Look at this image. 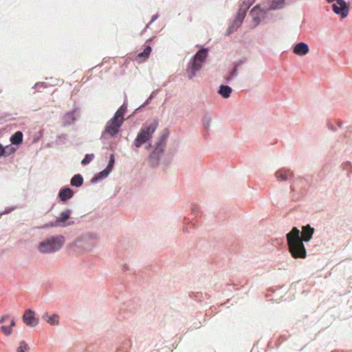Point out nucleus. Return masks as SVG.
<instances>
[{
  "label": "nucleus",
  "instance_id": "34",
  "mask_svg": "<svg viewBox=\"0 0 352 352\" xmlns=\"http://www.w3.org/2000/svg\"><path fill=\"white\" fill-rule=\"evenodd\" d=\"M234 31H236V30L231 25H230V26L226 30V35L229 36Z\"/></svg>",
  "mask_w": 352,
  "mask_h": 352
},
{
  "label": "nucleus",
  "instance_id": "27",
  "mask_svg": "<svg viewBox=\"0 0 352 352\" xmlns=\"http://www.w3.org/2000/svg\"><path fill=\"white\" fill-rule=\"evenodd\" d=\"M16 352H26L30 349V346L25 341H21Z\"/></svg>",
  "mask_w": 352,
  "mask_h": 352
},
{
  "label": "nucleus",
  "instance_id": "14",
  "mask_svg": "<svg viewBox=\"0 0 352 352\" xmlns=\"http://www.w3.org/2000/svg\"><path fill=\"white\" fill-rule=\"evenodd\" d=\"M74 195V190L68 186L63 187L60 189L58 197L63 202H66L73 197Z\"/></svg>",
  "mask_w": 352,
  "mask_h": 352
},
{
  "label": "nucleus",
  "instance_id": "43",
  "mask_svg": "<svg viewBox=\"0 0 352 352\" xmlns=\"http://www.w3.org/2000/svg\"><path fill=\"white\" fill-rule=\"evenodd\" d=\"M12 210V209H10V210H6L3 214H6V213H9L10 211ZM2 215V213L0 214V216Z\"/></svg>",
  "mask_w": 352,
  "mask_h": 352
},
{
  "label": "nucleus",
  "instance_id": "36",
  "mask_svg": "<svg viewBox=\"0 0 352 352\" xmlns=\"http://www.w3.org/2000/svg\"><path fill=\"white\" fill-rule=\"evenodd\" d=\"M9 319H10L9 315H8V314L4 315L0 318V323L3 324V323L6 322Z\"/></svg>",
  "mask_w": 352,
  "mask_h": 352
},
{
  "label": "nucleus",
  "instance_id": "11",
  "mask_svg": "<svg viewBox=\"0 0 352 352\" xmlns=\"http://www.w3.org/2000/svg\"><path fill=\"white\" fill-rule=\"evenodd\" d=\"M23 322L29 327H34L38 323V319L35 317V312L32 309H26L22 316Z\"/></svg>",
  "mask_w": 352,
  "mask_h": 352
},
{
  "label": "nucleus",
  "instance_id": "35",
  "mask_svg": "<svg viewBox=\"0 0 352 352\" xmlns=\"http://www.w3.org/2000/svg\"><path fill=\"white\" fill-rule=\"evenodd\" d=\"M157 19H158V14L153 15L151 21L146 25V28H148Z\"/></svg>",
  "mask_w": 352,
  "mask_h": 352
},
{
  "label": "nucleus",
  "instance_id": "15",
  "mask_svg": "<svg viewBox=\"0 0 352 352\" xmlns=\"http://www.w3.org/2000/svg\"><path fill=\"white\" fill-rule=\"evenodd\" d=\"M309 45L304 42L298 43L293 47V52L298 56H305L309 52Z\"/></svg>",
  "mask_w": 352,
  "mask_h": 352
},
{
  "label": "nucleus",
  "instance_id": "3",
  "mask_svg": "<svg viewBox=\"0 0 352 352\" xmlns=\"http://www.w3.org/2000/svg\"><path fill=\"white\" fill-rule=\"evenodd\" d=\"M65 238L60 234L47 236L40 241L37 249L41 254H49L58 252L63 246Z\"/></svg>",
  "mask_w": 352,
  "mask_h": 352
},
{
  "label": "nucleus",
  "instance_id": "22",
  "mask_svg": "<svg viewBox=\"0 0 352 352\" xmlns=\"http://www.w3.org/2000/svg\"><path fill=\"white\" fill-rule=\"evenodd\" d=\"M238 64H235L234 65V67H233L232 70L231 71V72L230 73L229 76L226 77L225 78V80L226 82H230V80H232L234 77H236L238 74L237 73V67H238Z\"/></svg>",
  "mask_w": 352,
  "mask_h": 352
},
{
  "label": "nucleus",
  "instance_id": "24",
  "mask_svg": "<svg viewBox=\"0 0 352 352\" xmlns=\"http://www.w3.org/2000/svg\"><path fill=\"white\" fill-rule=\"evenodd\" d=\"M151 52V47L150 45L146 46L144 51L138 54L137 58H147Z\"/></svg>",
  "mask_w": 352,
  "mask_h": 352
},
{
  "label": "nucleus",
  "instance_id": "38",
  "mask_svg": "<svg viewBox=\"0 0 352 352\" xmlns=\"http://www.w3.org/2000/svg\"><path fill=\"white\" fill-rule=\"evenodd\" d=\"M6 156L5 155V148L1 144H0V157Z\"/></svg>",
  "mask_w": 352,
  "mask_h": 352
},
{
  "label": "nucleus",
  "instance_id": "9",
  "mask_svg": "<svg viewBox=\"0 0 352 352\" xmlns=\"http://www.w3.org/2000/svg\"><path fill=\"white\" fill-rule=\"evenodd\" d=\"M250 16L252 19L253 25L252 28H254L262 21L269 19L270 14L263 3H259L252 8L250 12Z\"/></svg>",
  "mask_w": 352,
  "mask_h": 352
},
{
  "label": "nucleus",
  "instance_id": "6",
  "mask_svg": "<svg viewBox=\"0 0 352 352\" xmlns=\"http://www.w3.org/2000/svg\"><path fill=\"white\" fill-rule=\"evenodd\" d=\"M158 121L154 120L149 124H144L140 129L135 139L133 141V145L139 148L143 144L150 142L153 134L156 131L158 126Z\"/></svg>",
  "mask_w": 352,
  "mask_h": 352
},
{
  "label": "nucleus",
  "instance_id": "41",
  "mask_svg": "<svg viewBox=\"0 0 352 352\" xmlns=\"http://www.w3.org/2000/svg\"><path fill=\"white\" fill-rule=\"evenodd\" d=\"M48 317H50V316H48V314H47V313H45V314H43V319L44 320H45V321H46V320H47Z\"/></svg>",
  "mask_w": 352,
  "mask_h": 352
},
{
  "label": "nucleus",
  "instance_id": "25",
  "mask_svg": "<svg viewBox=\"0 0 352 352\" xmlns=\"http://www.w3.org/2000/svg\"><path fill=\"white\" fill-rule=\"evenodd\" d=\"M212 122V118L210 115H205L203 118L204 127L206 131H208L210 128V124Z\"/></svg>",
  "mask_w": 352,
  "mask_h": 352
},
{
  "label": "nucleus",
  "instance_id": "28",
  "mask_svg": "<svg viewBox=\"0 0 352 352\" xmlns=\"http://www.w3.org/2000/svg\"><path fill=\"white\" fill-rule=\"evenodd\" d=\"M95 155L94 154H86L83 160L81 161V164L82 166H85L90 163L93 159L94 158Z\"/></svg>",
  "mask_w": 352,
  "mask_h": 352
},
{
  "label": "nucleus",
  "instance_id": "7",
  "mask_svg": "<svg viewBox=\"0 0 352 352\" xmlns=\"http://www.w3.org/2000/svg\"><path fill=\"white\" fill-rule=\"evenodd\" d=\"M72 212L73 211L71 208L64 209L57 217H56V219L54 221L45 224L43 228L45 229L50 228H63L73 226L75 222L72 217Z\"/></svg>",
  "mask_w": 352,
  "mask_h": 352
},
{
  "label": "nucleus",
  "instance_id": "10",
  "mask_svg": "<svg viewBox=\"0 0 352 352\" xmlns=\"http://www.w3.org/2000/svg\"><path fill=\"white\" fill-rule=\"evenodd\" d=\"M333 11L342 18H345L349 14V7L344 0H340V3L332 4Z\"/></svg>",
  "mask_w": 352,
  "mask_h": 352
},
{
  "label": "nucleus",
  "instance_id": "29",
  "mask_svg": "<svg viewBox=\"0 0 352 352\" xmlns=\"http://www.w3.org/2000/svg\"><path fill=\"white\" fill-rule=\"evenodd\" d=\"M1 330L6 336H10L12 333V329L11 327L7 325H2L1 327Z\"/></svg>",
  "mask_w": 352,
  "mask_h": 352
},
{
  "label": "nucleus",
  "instance_id": "2",
  "mask_svg": "<svg viewBox=\"0 0 352 352\" xmlns=\"http://www.w3.org/2000/svg\"><path fill=\"white\" fill-rule=\"evenodd\" d=\"M126 109L127 107L124 103L116 111L113 118L107 122L100 136L101 140H104L109 138H114L118 134L120 129L124 121V115L126 111Z\"/></svg>",
  "mask_w": 352,
  "mask_h": 352
},
{
  "label": "nucleus",
  "instance_id": "13",
  "mask_svg": "<svg viewBox=\"0 0 352 352\" xmlns=\"http://www.w3.org/2000/svg\"><path fill=\"white\" fill-rule=\"evenodd\" d=\"M267 11L283 9L285 5V0H267L263 3Z\"/></svg>",
  "mask_w": 352,
  "mask_h": 352
},
{
  "label": "nucleus",
  "instance_id": "20",
  "mask_svg": "<svg viewBox=\"0 0 352 352\" xmlns=\"http://www.w3.org/2000/svg\"><path fill=\"white\" fill-rule=\"evenodd\" d=\"M23 133L18 131L10 137V140L12 144L19 145L23 142Z\"/></svg>",
  "mask_w": 352,
  "mask_h": 352
},
{
  "label": "nucleus",
  "instance_id": "30",
  "mask_svg": "<svg viewBox=\"0 0 352 352\" xmlns=\"http://www.w3.org/2000/svg\"><path fill=\"white\" fill-rule=\"evenodd\" d=\"M4 148H5L6 156L10 155L11 154L15 153L16 151V148L11 146H5Z\"/></svg>",
  "mask_w": 352,
  "mask_h": 352
},
{
  "label": "nucleus",
  "instance_id": "23",
  "mask_svg": "<svg viewBox=\"0 0 352 352\" xmlns=\"http://www.w3.org/2000/svg\"><path fill=\"white\" fill-rule=\"evenodd\" d=\"M254 0H244L239 10H244L245 14L247 13L249 8L254 3Z\"/></svg>",
  "mask_w": 352,
  "mask_h": 352
},
{
  "label": "nucleus",
  "instance_id": "1",
  "mask_svg": "<svg viewBox=\"0 0 352 352\" xmlns=\"http://www.w3.org/2000/svg\"><path fill=\"white\" fill-rule=\"evenodd\" d=\"M314 231V228L307 224L302 227V233L296 227H293L286 234L289 251L293 258H305L307 256L303 242H309L312 239Z\"/></svg>",
  "mask_w": 352,
  "mask_h": 352
},
{
  "label": "nucleus",
  "instance_id": "4",
  "mask_svg": "<svg viewBox=\"0 0 352 352\" xmlns=\"http://www.w3.org/2000/svg\"><path fill=\"white\" fill-rule=\"evenodd\" d=\"M169 131L168 129H164L162 134L157 138L155 144L154 149L148 157V163L152 167H156L164 153L166 148V142L168 137Z\"/></svg>",
  "mask_w": 352,
  "mask_h": 352
},
{
  "label": "nucleus",
  "instance_id": "39",
  "mask_svg": "<svg viewBox=\"0 0 352 352\" xmlns=\"http://www.w3.org/2000/svg\"><path fill=\"white\" fill-rule=\"evenodd\" d=\"M16 325V322H15V320L14 318H11L10 319V327H11V329L14 327Z\"/></svg>",
  "mask_w": 352,
  "mask_h": 352
},
{
  "label": "nucleus",
  "instance_id": "19",
  "mask_svg": "<svg viewBox=\"0 0 352 352\" xmlns=\"http://www.w3.org/2000/svg\"><path fill=\"white\" fill-rule=\"evenodd\" d=\"M232 91V89L230 86L221 85L218 90V94L223 98H228L230 96Z\"/></svg>",
  "mask_w": 352,
  "mask_h": 352
},
{
  "label": "nucleus",
  "instance_id": "31",
  "mask_svg": "<svg viewBox=\"0 0 352 352\" xmlns=\"http://www.w3.org/2000/svg\"><path fill=\"white\" fill-rule=\"evenodd\" d=\"M155 93H156V91H153L151 93V94L150 95V96L148 98L144 104H142L140 107L137 108L136 111H138V109H141L142 107H144L146 106L148 104H149L150 100H151L155 97Z\"/></svg>",
  "mask_w": 352,
  "mask_h": 352
},
{
  "label": "nucleus",
  "instance_id": "33",
  "mask_svg": "<svg viewBox=\"0 0 352 352\" xmlns=\"http://www.w3.org/2000/svg\"><path fill=\"white\" fill-rule=\"evenodd\" d=\"M115 164V156L113 154H111L109 160V162L107 164V167L111 168L113 170Z\"/></svg>",
  "mask_w": 352,
  "mask_h": 352
},
{
  "label": "nucleus",
  "instance_id": "26",
  "mask_svg": "<svg viewBox=\"0 0 352 352\" xmlns=\"http://www.w3.org/2000/svg\"><path fill=\"white\" fill-rule=\"evenodd\" d=\"M58 318L59 316L57 314H54L52 316L48 317L46 322L50 323L51 325H57L59 323Z\"/></svg>",
  "mask_w": 352,
  "mask_h": 352
},
{
  "label": "nucleus",
  "instance_id": "32",
  "mask_svg": "<svg viewBox=\"0 0 352 352\" xmlns=\"http://www.w3.org/2000/svg\"><path fill=\"white\" fill-rule=\"evenodd\" d=\"M343 169L347 170L349 173H352V162H346L342 164Z\"/></svg>",
  "mask_w": 352,
  "mask_h": 352
},
{
  "label": "nucleus",
  "instance_id": "16",
  "mask_svg": "<svg viewBox=\"0 0 352 352\" xmlns=\"http://www.w3.org/2000/svg\"><path fill=\"white\" fill-rule=\"evenodd\" d=\"M111 171H112L111 168L106 166V168L104 170H102L98 174H96L94 175V177H93L91 179V183L96 184V183L100 182V180L107 178Z\"/></svg>",
  "mask_w": 352,
  "mask_h": 352
},
{
  "label": "nucleus",
  "instance_id": "18",
  "mask_svg": "<svg viewBox=\"0 0 352 352\" xmlns=\"http://www.w3.org/2000/svg\"><path fill=\"white\" fill-rule=\"evenodd\" d=\"M245 16L244 10H239L235 19L230 25L236 30L241 25Z\"/></svg>",
  "mask_w": 352,
  "mask_h": 352
},
{
  "label": "nucleus",
  "instance_id": "37",
  "mask_svg": "<svg viewBox=\"0 0 352 352\" xmlns=\"http://www.w3.org/2000/svg\"><path fill=\"white\" fill-rule=\"evenodd\" d=\"M40 87H47V84L46 82H37L34 85V86L33 87V88H38Z\"/></svg>",
  "mask_w": 352,
  "mask_h": 352
},
{
  "label": "nucleus",
  "instance_id": "42",
  "mask_svg": "<svg viewBox=\"0 0 352 352\" xmlns=\"http://www.w3.org/2000/svg\"><path fill=\"white\" fill-rule=\"evenodd\" d=\"M123 270H128L129 269V266L126 264L123 265L122 267Z\"/></svg>",
  "mask_w": 352,
  "mask_h": 352
},
{
  "label": "nucleus",
  "instance_id": "44",
  "mask_svg": "<svg viewBox=\"0 0 352 352\" xmlns=\"http://www.w3.org/2000/svg\"><path fill=\"white\" fill-rule=\"evenodd\" d=\"M58 138H63L65 139V135H62V136H58Z\"/></svg>",
  "mask_w": 352,
  "mask_h": 352
},
{
  "label": "nucleus",
  "instance_id": "12",
  "mask_svg": "<svg viewBox=\"0 0 352 352\" xmlns=\"http://www.w3.org/2000/svg\"><path fill=\"white\" fill-rule=\"evenodd\" d=\"M274 175L277 180L287 182L289 181L294 177V173L290 169L282 168L276 170Z\"/></svg>",
  "mask_w": 352,
  "mask_h": 352
},
{
  "label": "nucleus",
  "instance_id": "8",
  "mask_svg": "<svg viewBox=\"0 0 352 352\" xmlns=\"http://www.w3.org/2000/svg\"><path fill=\"white\" fill-rule=\"evenodd\" d=\"M97 239L96 234H82L74 241L73 245L79 252L90 251L96 245Z\"/></svg>",
  "mask_w": 352,
  "mask_h": 352
},
{
  "label": "nucleus",
  "instance_id": "40",
  "mask_svg": "<svg viewBox=\"0 0 352 352\" xmlns=\"http://www.w3.org/2000/svg\"><path fill=\"white\" fill-rule=\"evenodd\" d=\"M146 144H146V146L145 147L146 150H149L151 148H153V146H152V144H151V143L150 142H147Z\"/></svg>",
  "mask_w": 352,
  "mask_h": 352
},
{
  "label": "nucleus",
  "instance_id": "17",
  "mask_svg": "<svg viewBox=\"0 0 352 352\" xmlns=\"http://www.w3.org/2000/svg\"><path fill=\"white\" fill-rule=\"evenodd\" d=\"M77 116L78 114L76 109H74L73 111L67 113L63 118V124L65 126L72 124L76 121Z\"/></svg>",
  "mask_w": 352,
  "mask_h": 352
},
{
  "label": "nucleus",
  "instance_id": "5",
  "mask_svg": "<svg viewBox=\"0 0 352 352\" xmlns=\"http://www.w3.org/2000/svg\"><path fill=\"white\" fill-rule=\"evenodd\" d=\"M208 50L206 48H201L191 58L186 68V75L189 79H192L203 66L208 56Z\"/></svg>",
  "mask_w": 352,
  "mask_h": 352
},
{
  "label": "nucleus",
  "instance_id": "21",
  "mask_svg": "<svg viewBox=\"0 0 352 352\" xmlns=\"http://www.w3.org/2000/svg\"><path fill=\"white\" fill-rule=\"evenodd\" d=\"M83 177L80 174L75 175L70 180L72 186L75 187H80L83 184Z\"/></svg>",
  "mask_w": 352,
  "mask_h": 352
}]
</instances>
